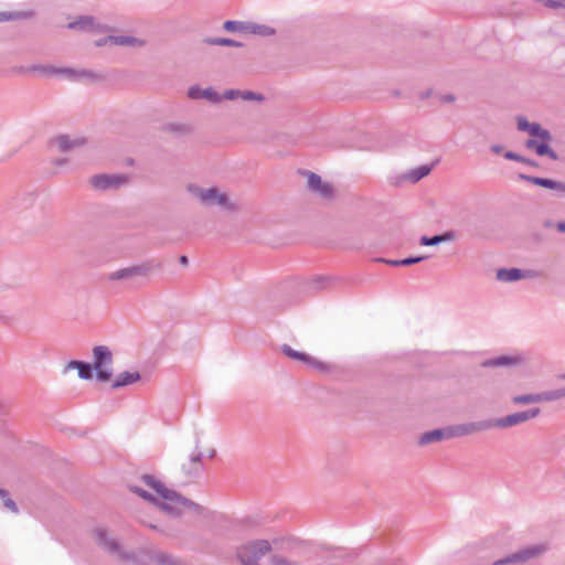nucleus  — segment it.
<instances>
[{
    "instance_id": "f257e3e1",
    "label": "nucleus",
    "mask_w": 565,
    "mask_h": 565,
    "mask_svg": "<svg viewBox=\"0 0 565 565\" xmlns=\"http://www.w3.org/2000/svg\"><path fill=\"white\" fill-rule=\"evenodd\" d=\"M141 481L149 488H151L158 495H160L164 502L159 501L153 494L148 491L141 493V498L157 505L160 510L167 514L178 518L184 510L194 512L195 514H202L204 508L196 502L183 497L181 493L167 488L161 481L157 480L151 475H142Z\"/></svg>"
},
{
    "instance_id": "f03ea898",
    "label": "nucleus",
    "mask_w": 565,
    "mask_h": 565,
    "mask_svg": "<svg viewBox=\"0 0 565 565\" xmlns=\"http://www.w3.org/2000/svg\"><path fill=\"white\" fill-rule=\"evenodd\" d=\"M188 97L191 100L204 99L211 104H221L224 100H242L255 103H270L273 102L266 95L254 93L252 90L226 89L223 94L217 93L213 87L201 88L199 85H192L188 88Z\"/></svg>"
},
{
    "instance_id": "7ed1b4c3",
    "label": "nucleus",
    "mask_w": 565,
    "mask_h": 565,
    "mask_svg": "<svg viewBox=\"0 0 565 565\" xmlns=\"http://www.w3.org/2000/svg\"><path fill=\"white\" fill-rule=\"evenodd\" d=\"M271 551L267 540H254L236 548V558L241 565H260L259 561Z\"/></svg>"
},
{
    "instance_id": "20e7f679",
    "label": "nucleus",
    "mask_w": 565,
    "mask_h": 565,
    "mask_svg": "<svg viewBox=\"0 0 565 565\" xmlns=\"http://www.w3.org/2000/svg\"><path fill=\"white\" fill-rule=\"evenodd\" d=\"M162 263L157 259H148L139 265L120 268L110 273L107 278L110 281L135 279L137 277L148 278L152 271L160 270Z\"/></svg>"
},
{
    "instance_id": "39448f33",
    "label": "nucleus",
    "mask_w": 565,
    "mask_h": 565,
    "mask_svg": "<svg viewBox=\"0 0 565 565\" xmlns=\"http://www.w3.org/2000/svg\"><path fill=\"white\" fill-rule=\"evenodd\" d=\"M93 365L96 372V380L105 383L113 376V352L107 345H96L93 348Z\"/></svg>"
},
{
    "instance_id": "423d86ee",
    "label": "nucleus",
    "mask_w": 565,
    "mask_h": 565,
    "mask_svg": "<svg viewBox=\"0 0 565 565\" xmlns=\"http://www.w3.org/2000/svg\"><path fill=\"white\" fill-rule=\"evenodd\" d=\"M546 551V546L543 544L531 545L524 548H521L514 553L507 555L500 559H497L492 563V565H514V564H524L531 559H534L541 556Z\"/></svg>"
},
{
    "instance_id": "0eeeda50",
    "label": "nucleus",
    "mask_w": 565,
    "mask_h": 565,
    "mask_svg": "<svg viewBox=\"0 0 565 565\" xmlns=\"http://www.w3.org/2000/svg\"><path fill=\"white\" fill-rule=\"evenodd\" d=\"M540 413H541V409L535 407V408H530L527 411L513 413V414H510V415H507V416L500 417V418H489V422L491 425V429L492 428L504 429V428L520 425L530 419H533V418L537 417L540 415Z\"/></svg>"
},
{
    "instance_id": "6e6552de",
    "label": "nucleus",
    "mask_w": 565,
    "mask_h": 565,
    "mask_svg": "<svg viewBox=\"0 0 565 565\" xmlns=\"http://www.w3.org/2000/svg\"><path fill=\"white\" fill-rule=\"evenodd\" d=\"M280 351L282 354H285L287 358L291 360H297L302 362L305 365L320 372V373H329L332 370V365L322 361H319L318 359L307 354L306 352H300L294 350L288 344H282L280 347Z\"/></svg>"
},
{
    "instance_id": "1a4fd4ad",
    "label": "nucleus",
    "mask_w": 565,
    "mask_h": 565,
    "mask_svg": "<svg viewBox=\"0 0 565 565\" xmlns=\"http://www.w3.org/2000/svg\"><path fill=\"white\" fill-rule=\"evenodd\" d=\"M129 179L125 174H95L89 179V184L94 190L108 191L117 190L128 183Z\"/></svg>"
},
{
    "instance_id": "9d476101",
    "label": "nucleus",
    "mask_w": 565,
    "mask_h": 565,
    "mask_svg": "<svg viewBox=\"0 0 565 565\" xmlns=\"http://www.w3.org/2000/svg\"><path fill=\"white\" fill-rule=\"evenodd\" d=\"M450 437L458 438L491 429L489 419L450 425Z\"/></svg>"
},
{
    "instance_id": "9b49d317",
    "label": "nucleus",
    "mask_w": 565,
    "mask_h": 565,
    "mask_svg": "<svg viewBox=\"0 0 565 565\" xmlns=\"http://www.w3.org/2000/svg\"><path fill=\"white\" fill-rule=\"evenodd\" d=\"M94 533L98 545L104 550L108 551L109 553L118 554L122 559L135 558L132 554L121 552L120 544L116 540L110 539L106 530L98 527L94 531Z\"/></svg>"
},
{
    "instance_id": "f8f14e48",
    "label": "nucleus",
    "mask_w": 565,
    "mask_h": 565,
    "mask_svg": "<svg viewBox=\"0 0 565 565\" xmlns=\"http://www.w3.org/2000/svg\"><path fill=\"white\" fill-rule=\"evenodd\" d=\"M70 30L87 31L95 33H103L108 30L106 25L96 22L92 15H79L76 20L67 24Z\"/></svg>"
},
{
    "instance_id": "ddd939ff",
    "label": "nucleus",
    "mask_w": 565,
    "mask_h": 565,
    "mask_svg": "<svg viewBox=\"0 0 565 565\" xmlns=\"http://www.w3.org/2000/svg\"><path fill=\"white\" fill-rule=\"evenodd\" d=\"M87 139L84 137L71 138L68 135H58L50 140L51 146H56L62 153L70 152L74 149L84 147Z\"/></svg>"
},
{
    "instance_id": "4468645a",
    "label": "nucleus",
    "mask_w": 565,
    "mask_h": 565,
    "mask_svg": "<svg viewBox=\"0 0 565 565\" xmlns=\"http://www.w3.org/2000/svg\"><path fill=\"white\" fill-rule=\"evenodd\" d=\"M458 98L455 94L446 90L426 89L419 94V102L431 104H452Z\"/></svg>"
},
{
    "instance_id": "2eb2a0df",
    "label": "nucleus",
    "mask_w": 565,
    "mask_h": 565,
    "mask_svg": "<svg viewBox=\"0 0 565 565\" xmlns=\"http://www.w3.org/2000/svg\"><path fill=\"white\" fill-rule=\"evenodd\" d=\"M537 273L534 270H523L520 268H500L497 270V279L503 282H513L524 278H534Z\"/></svg>"
},
{
    "instance_id": "dca6fc26",
    "label": "nucleus",
    "mask_w": 565,
    "mask_h": 565,
    "mask_svg": "<svg viewBox=\"0 0 565 565\" xmlns=\"http://www.w3.org/2000/svg\"><path fill=\"white\" fill-rule=\"evenodd\" d=\"M519 179L530 182L534 185L554 190L556 192L565 194V182H561V181H556V180H552V179H547V178L527 175L524 173H520Z\"/></svg>"
},
{
    "instance_id": "f3484780",
    "label": "nucleus",
    "mask_w": 565,
    "mask_h": 565,
    "mask_svg": "<svg viewBox=\"0 0 565 565\" xmlns=\"http://www.w3.org/2000/svg\"><path fill=\"white\" fill-rule=\"evenodd\" d=\"M189 192L196 196L202 204L206 206L215 205V201L220 194L217 188L203 189L193 184L188 186Z\"/></svg>"
},
{
    "instance_id": "a211bd4d",
    "label": "nucleus",
    "mask_w": 565,
    "mask_h": 565,
    "mask_svg": "<svg viewBox=\"0 0 565 565\" xmlns=\"http://www.w3.org/2000/svg\"><path fill=\"white\" fill-rule=\"evenodd\" d=\"M444 439H451L449 426L425 431L420 435L418 444L425 446L431 443L441 441Z\"/></svg>"
},
{
    "instance_id": "6ab92c4d",
    "label": "nucleus",
    "mask_w": 565,
    "mask_h": 565,
    "mask_svg": "<svg viewBox=\"0 0 565 565\" xmlns=\"http://www.w3.org/2000/svg\"><path fill=\"white\" fill-rule=\"evenodd\" d=\"M35 199V192H23L11 199L9 207L13 211L26 210L34 204Z\"/></svg>"
},
{
    "instance_id": "aec40b11",
    "label": "nucleus",
    "mask_w": 565,
    "mask_h": 565,
    "mask_svg": "<svg viewBox=\"0 0 565 565\" xmlns=\"http://www.w3.org/2000/svg\"><path fill=\"white\" fill-rule=\"evenodd\" d=\"M203 454L201 451L193 452L190 456V463L182 466V471L188 477H198L203 470Z\"/></svg>"
},
{
    "instance_id": "412c9836",
    "label": "nucleus",
    "mask_w": 565,
    "mask_h": 565,
    "mask_svg": "<svg viewBox=\"0 0 565 565\" xmlns=\"http://www.w3.org/2000/svg\"><path fill=\"white\" fill-rule=\"evenodd\" d=\"M522 362L520 356L501 355L493 359L486 360L481 363L482 367H502L513 366Z\"/></svg>"
},
{
    "instance_id": "4be33fe9",
    "label": "nucleus",
    "mask_w": 565,
    "mask_h": 565,
    "mask_svg": "<svg viewBox=\"0 0 565 565\" xmlns=\"http://www.w3.org/2000/svg\"><path fill=\"white\" fill-rule=\"evenodd\" d=\"M160 130L162 132H167L173 136H185L189 135L192 131V128L190 125L185 122L180 121H171V122H164L161 125Z\"/></svg>"
},
{
    "instance_id": "5701e85b",
    "label": "nucleus",
    "mask_w": 565,
    "mask_h": 565,
    "mask_svg": "<svg viewBox=\"0 0 565 565\" xmlns=\"http://www.w3.org/2000/svg\"><path fill=\"white\" fill-rule=\"evenodd\" d=\"M34 15L35 12L32 9L18 11H0V22L30 20L34 18Z\"/></svg>"
},
{
    "instance_id": "b1692460",
    "label": "nucleus",
    "mask_w": 565,
    "mask_h": 565,
    "mask_svg": "<svg viewBox=\"0 0 565 565\" xmlns=\"http://www.w3.org/2000/svg\"><path fill=\"white\" fill-rule=\"evenodd\" d=\"M110 44L117 46L142 47L146 42L132 35H110Z\"/></svg>"
},
{
    "instance_id": "393cba45",
    "label": "nucleus",
    "mask_w": 565,
    "mask_h": 565,
    "mask_svg": "<svg viewBox=\"0 0 565 565\" xmlns=\"http://www.w3.org/2000/svg\"><path fill=\"white\" fill-rule=\"evenodd\" d=\"M141 379V375L139 372H129L125 371L117 375L116 380L111 383V388H119L124 386L131 385L136 382H138Z\"/></svg>"
},
{
    "instance_id": "a878e982",
    "label": "nucleus",
    "mask_w": 565,
    "mask_h": 565,
    "mask_svg": "<svg viewBox=\"0 0 565 565\" xmlns=\"http://www.w3.org/2000/svg\"><path fill=\"white\" fill-rule=\"evenodd\" d=\"M247 28L248 34H254L263 38L273 36L276 34L275 28L267 24L248 22Z\"/></svg>"
},
{
    "instance_id": "bb28decb",
    "label": "nucleus",
    "mask_w": 565,
    "mask_h": 565,
    "mask_svg": "<svg viewBox=\"0 0 565 565\" xmlns=\"http://www.w3.org/2000/svg\"><path fill=\"white\" fill-rule=\"evenodd\" d=\"M427 256H409L403 259H386V258H377V262L384 263L390 266L399 267V266H411L418 264L425 260Z\"/></svg>"
},
{
    "instance_id": "cd10ccee",
    "label": "nucleus",
    "mask_w": 565,
    "mask_h": 565,
    "mask_svg": "<svg viewBox=\"0 0 565 565\" xmlns=\"http://www.w3.org/2000/svg\"><path fill=\"white\" fill-rule=\"evenodd\" d=\"M455 235L454 232L448 231L443 234L434 235V236H422L420 237V245L424 246H436L440 243L448 242L454 239Z\"/></svg>"
},
{
    "instance_id": "c85d7f7f",
    "label": "nucleus",
    "mask_w": 565,
    "mask_h": 565,
    "mask_svg": "<svg viewBox=\"0 0 565 565\" xmlns=\"http://www.w3.org/2000/svg\"><path fill=\"white\" fill-rule=\"evenodd\" d=\"M151 559L158 565H188L182 559L163 552L154 553Z\"/></svg>"
},
{
    "instance_id": "c756f323",
    "label": "nucleus",
    "mask_w": 565,
    "mask_h": 565,
    "mask_svg": "<svg viewBox=\"0 0 565 565\" xmlns=\"http://www.w3.org/2000/svg\"><path fill=\"white\" fill-rule=\"evenodd\" d=\"M203 43L207 45H218V46H234L241 47L243 44L238 41L227 39V38H212L207 36L202 40Z\"/></svg>"
},
{
    "instance_id": "7c9ffc66",
    "label": "nucleus",
    "mask_w": 565,
    "mask_h": 565,
    "mask_svg": "<svg viewBox=\"0 0 565 565\" xmlns=\"http://www.w3.org/2000/svg\"><path fill=\"white\" fill-rule=\"evenodd\" d=\"M542 397H543L542 393H539V394H523V395L514 396L512 401H513L514 404H532V403L544 402V399Z\"/></svg>"
},
{
    "instance_id": "2f4dec72",
    "label": "nucleus",
    "mask_w": 565,
    "mask_h": 565,
    "mask_svg": "<svg viewBox=\"0 0 565 565\" xmlns=\"http://www.w3.org/2000/svg\"><path fill=\"white\" fill-rule=\"evenodd\" d=\"M248 22L228 20L223 23V29L227 32L247 33Z\"/></svg>"
},
{
    "instance_id": "473e14b6",
    "label": "nucleus",
    "mask_w": 565,
    "mask_h": 565,
    "mask_svg": "<svg viewBox=\"0 0 565 565\" xmlns=\"http://www.w3.org/2000/svg\"><path fill=\"white\" fill-rule=\"evenodd\" d=\"M61 73L67 75L70 78H85V79H93L96 77V75L89 71L82 70V71H74L71 68L61 70Z\"/></svg>"
},
{
    "instance_id": "72a5a7b5",
    "label": "nucleus",
    "mask_w": 565,
    "mask_h": 565,
    "mask_svg": "<svg viewBox=\"0 0 565 565\" xmlns=\"http://www.w3.org/2000/svg\"><path fill=\"white\" fill-rule=\"evenodd\" d=\"M504 158L507 160H511V161H518V162H521V163H524V164H527V166H531V167H537V162L532 160V159H529L526 157H523L516 152H513V151H507L504 153Z\"/></svg>"
},
{
    "instance_id": "f704fd0d",
    "label": "nucleus",
    "mask_w": 565,
    "mask_h": 565,
    "mask_svg": "<svg viewBox=\"0 0 565 565\" xmlns=\"http://www.w3.org/2000/svg\"><path fill=\"white\" fill-rule=\"evenodd\" d=\"M215 205L223 206L225 210H227L230 212H234V211L238 210L237 204L231 202L228 196L225 193H221V192L215 201Z\"/></svg>"
},
{
    "instance_id": "c9c22d12",
    "label": "nucleus",
    "mask_w": 565,
    "mask_h": 565,
    "mask_svg": "<svg viewBox=\"0 0 565 565\" xmlns=\"http://www.w3.org/2000/svg\"><path fill=\"white\" fill-rule=\"evenodd\" d=\"M535 153L541 157L546 156L552 160L558 159V154L546 142H540Z\"/></svg>"
},
{
    "instance_id": "e433bc0d",
    "label": "nucleus",
    "mask_w": 565,
    "mask_h": 565,
    "mask_svg": "<svg viewBox=\"0 0 565 565\" xmlns=\"http://www.w3.org/2000/svg\"><path fill=\"white\" fill-rule=\"evenodd\" d=\"M543 399L544 402H552V401H556V399H561V398H564L565 397V387H561V388H557V390H553V391H546V392H543Z\"/></svg>"
},
{
    "instance_id": "4c0bfd02",
    "label": "nucleus",
    "mask_w": 565,
    "mask_h": 565,
    "mask_svg": "<svg viewBox=\"0 0 565 565\" xmlns=\"http://www.w3.org/2000/svg\"><path fill=\"white\" fill-rule=\"evenodd\" d=\"M94 370L95 369H94L93 364L83 361L82 365L77 370L79 379L86 380V381L92 380Z\"/></svg>"
},
{
    "instance_id": "58836bf2",
    "label": "nucleus",
    "mask_w": 565,
    "mask_h": 565,
    "mask_svg": "<svg viewBox=\"0 0 565 565\" xmlns=\"http://www.w3.org/2000/svg\"><path fill=\"white\" fill-rule=\"evenodd\" d=\"M431 171V167L430 166H420L419 168L415 169L412 173H411V179L413 182H418L419 180H422L423 178H425L426 175H428Z\"/></svg>"
},
{
    "instance_id": "ea45409f",
    "label": "nucleus",
    "mask_w": 565,
    "mask_h": 565,
    "mask_svg": "<svg viewBox=\"0 0 565 565\" xmlns=\"http://www.w3.org/2000/svg\"><path fill=\"white\" fill-rule=\"evenodd\" d=\"M308 174V186L311 191H317L318 188H320L322 185V179L320 175H318L317 173L315 172H310L308 171L307 172Z\"/></svg>"
},
{
    "instance_id": "a19ab883",
    "label": "nucleus",
    "mask_w": 565,
    "mask_h": 565,
    "mask_svg": "<svg viewBox=\"0 0 565 565\" xmlns=\"http://www.w3.org/2000/svg\"><path fill=\"white\" fill-rule=\"evenodd\" d=\"M269 562L270 565H296V563L289 561L288 558L279 554L271 555Z\"/></svg>"
},
{
    "instance_id": "79ce46f5",
    "label": "nucleus",
    "mask_w": 565,
    "mask_h": 565,
    "mask_svg": "<svg viewBox=\"0 0 565 565\" xmlns=\"http://www.w3.org/2000/svg\"><path fill=\"white\" fill-rule=\"evenodd\" d=\"M316 192H318L323 199H330L333 195L332 185L324 182Z\"/></svg>"
},
{
    "instance_id": "37998d69",
    "label": "nucleus",
    "mask_w": 565,
    "mask_h": 565,
    "mask_svg": "<svg viewBox=\"0 0 565 565\" xmlns=\"http://www.w3.org/2000/svg\"><path fill=\"white\" fill-rule=\"evenodd\" d=\"M536 138H539L541 142H546V143H548L550 141L553 140V136L550 132V130L544 129V128L540 129Z\"/></svg>"
},
{
    "instance_id": "c03bdc74",
    "label": "nucleus",
    "mask_w": 565,
    "mask_h": 565,
    "mask_svg": "<svg viewBox=\"0 0 565 565\" xmlns=\"http://www.w3.org/2000/svg\"><path fill=\"white\" fill-rule=\"evenodd\" d=\"M548 8H565V0H544L543 2Z\"/></svg>"
},
{
    "instance_id": "a18cd8bd",
    "label": "nucleus",
    "mask_w": 565,
    "mask_h": 565,
    "mask_svg": "<svg viewBox=\"0 0 565 565\" xmlns=\"http://www.w3.org/2000/svg\"><path fill=\"white\" fill-rule=\"evenodd\" d=\"M531 122L526 120L524 117H518V129L521 131H526L530 128Z\"/></svg>"
},
{
    "instance_id": "49530a36",
    "label": "nucleus",
    "mask_w": 565,
    "mask_h": 565,
    "mask_svg": "<svg viewBox=\"0 0 565 565\" xmlns=\"http://www.w3.org/2000/svg\"><path fill=\"white\" fill-rule=\"evenodd\" d=\"M3 505L14 513H18L19 511L15 502L11 498H9V495L6 499H3Z\"/></svg>"
},
{
    "instance_id": "de8ad7c7",
    "label": "nucleus",
    "mask_w": 565,
    "mask_h": 565,
    "mask_svg": "<svg viewBox=\"0 0 565 565\" xmlns=\"http://www.w3.org/2000/svg\"><path fill=\"white\" fill-rule=\"evenodd\" d=\"M82 363H83V361H78V360H72V361H70V362L65 365L63 373H66V372H68V371H70V370H72V369H76V370H78V367L82 365Z\"/></svg>"
},
{
    "instance_id": "09e8293b",
    "label": "nucleus",
    "mask_w": 565,
    "mask_h": 565,
    "mask_svg": "<svg viewBox=\"0 0 565 565\" xmlns=\"http://www.w3.org/2000/svg\"><path fill=\"white\" fill-rule=\"evenodd\" d=\"M540 142H541V141H540V140H537V139H527V140L525 141V147H526L527 149L533 150V151H535V152H536L537 147L540 146Z\"/></svg>"
},
{
    "instance_id": "8fccbe9b",
    "label": "nucleus",
    "mask_w": 565,
    "mask_h": 565,
    "mask_svg": "<svg viewBox=\"0 0 565 565\" xmlns=\"http://www.w3.org/2000/svg\"><path fill=\"white\" fill-rule=\"evenodd\" d=\"M542 128V126L537 122H531L530 125V128L527 130V132L532 136V137H536L540 129Z\"/></svg>"
},
{
    "instance_id": "3c124183",
    "label": "nucleus",
    "mask_w": 565,
    "mask_h": 565,
    "mask_svg": "<svg viewBox=\"0 0 565 565\" xmlns=\"http://www.w3.org/2000/svg\"><path fill=\"white\" fill-rule=\"evenodd\" d=\"M68 163L67 158H57L52 161V164L55 167H62Z\"/></svg>"
},
{
    "instance_id": "603ef678",
    "label": "nucleus",
    "mask_w": 565,
    "mask_h": 565,
    "mask_svg": "<svg viewBox=\"0 0 565 565\" xmlns=\"http://www.w3.org/2000/svg\"><path fill=\"white\" fill-rule=\"evenodd\" d=\"M128 489H129V491H131L132 493L137 494L140 498H141V493H143L146 491L138 486H128Z\"/></svg>"
},
{
    "instance_id": "864d4df0",
    "label": "nucleus",
    "mask_w": 565,
    "mask_h": 565,
    "mask_svg": "<svg viewBox=\"0 0 565 565\" xmlns=\"http://www.w3.org/2000/svg\"><path fill=\"white\" fill-rule=\"evenodd\" d=\"M110 35L106 36V38H103V39H99L95 42V45L100 47V46H104V45H107V44H110Z\"/></svg>"
},
{
    "instance_id": "5fc2aeb1",
    "label": "nucleus",
    "mask_w": 565,
    "mask_h": 565,
    "mask_svg": "<svg viewBox=\"0 0 565 565\" xmlns=\"http://www.w3.org/2000/svg\"><path fill=\"white\" fill-rule=\"evenodd\" d=\"M9 414V407L7 403L0 399V416H6Z\"/></svg>"
},
{
    "instance_id": "6e6d98bb",
    "label": "nucleus",
    "mask_w": 565,
    "mask_h": 565,
    "mask_svg": "<svg viewBox=\"0 0 565 565\" xmlns=\"http://www.w3.org/2000/svg\"><path fill=\"white\" fill-rule=\"evenodd\" d=\"M490 150L495 153V154H500L502 151H503V146L501 145H492L490 147Z\"/></svg>"
},
{
    "instance_id": "4d7b16f0",
    "label": "nucleus",
    "mask_w": 565,
    "mask_h": 565,
    "mask_svg": "<svg viewBox=\"0 0 565 565\" xmlns=\"http://www.w3.org/2000/svg\"><path fill=\"white\" fill-rule=\"evenodd\" d=\"M555 226L558 232L565 233V222L564 221L557 222Z\"/></svg>"
},
{
    "instance_id": "13d9d810",
    "label": "nucleus",
    "mask_w": 565,
    "mask_h": 565,
    "mask_svg": "<svg viewBox=\"0 0 565 565\" xmlns=\"http://www.w3.org/2000/svg\"><path fill=\"white\" fill-rule=\"evenodd\" d=\"M179 263H180L182 266H186V265L189 264V258H188V256H185V255L180 256V258H179Z\"/></svg>"
},
{
    "instance_id": "bf43d9fd",
    "label": "nucleus",
    "mask_w": 565,
    "mask_h": 565,
    "mask_svg": "<svg viewBox=\"0 0 565 565\" xmlns=\"http://www.w3.org/2000/svg\"><path fill=\"white\" fill-rule=\"evenodd\" d=\"M9 495V492L6 489L0 488V497L6 499Z\"/></svg>"
},
{
    "instance_id": "052dcab7",
    "label": "nucleus",
    "mask_w": 565,
    "mask_h": 565,
    "mask_svg": "<svg viewBox=\"0 0 565 565\" xmlns=\"http://www.w3.org/2000/svg\"><path fill=\"white\" fill-rule=\"evenodd\" d=\"M216 455V450L215 449H211L210 452H209V457L210 458H214Z\"/></svg>"
},
{
    "instance_id": "680f3d73",
    "label": "nucleus",
    "mask_w": 565,
    "mask_h": 565,
    "mask_svg": "<svg viewBox=\"0 0 565 565\" xmlns=\"http://www.w3.org/2000/svg\"><path fill=\"white\" fill-rule=\"evenodd\" d=\"M328 278H323V277H320L319 279H317V282H322L324 280H327Z\"/></svg>"
},
{
    "instance_id": "e2e57ef3",
    "label": "nucleus",
    "mask_w": 565,
    "mask_h": 565,
    "mask_svg": "<svg viewBox=\"0 0 565 565\" xmlns=\"http://www.w3.org/2000/svg\"><path fill=\"white\" fill-rule=\"evenodd\" d=\"M551 225H552V223L550 221L545 222V224H544L545 227H548Z\"/></svg>"
},
{
    "instance_id": "0e129e2a",
    "label": "nucleus",
    "mask_w": 565,
    "mask_h": 565,
    "mask_svg": "<svg viewBox=\"0 0 565 565\" xmlns=\"http://www.w3.org/2000/svg\"><path fill=\"white\" fill-rule=\"evenodd\" d=\"M562 379H565V373L562 375Z\"/></svg>"
}]
</instances>
